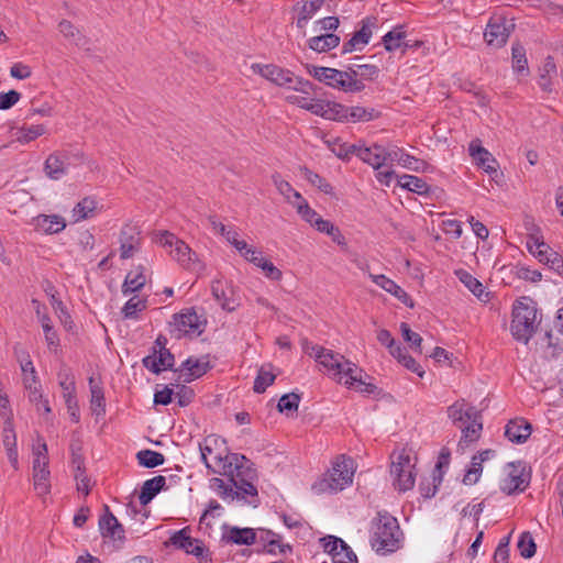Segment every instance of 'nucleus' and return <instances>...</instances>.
Instances as JSON below:
<instances>
[{
  "label": "nucleus",
  "mask_w": 563,
  "mask_h": 563,
  "mask_svg": "<svg viewBox=\"0 0 563 563\" xmlns=\"http://www.w3.org/2000/svg\"><path fill=\"white\" fill-rule=\"evenodd\" d=\"M311 351L314 352L316 361L322 365L328 375L336 382L341 383L344 378V385L364 394H373L376 390L374 384L365 383L361 377L355 375L356 372H362V369H360L355 363L346 360L342 354L319 345H312Z\"/></svg>",
  "instance_id": "f257e3e1"
},
{
  "label": "nucleus",
  "mask_w": 563,
  "mask_h": 563,
  "mask_svg": "<svg viewBox=\"0 0 563 563\" xmlns=\"http://www.w3.org/2000/svg\"><path fill=\"white\" fill-rule=\"evenodd\" d=\"M401 530L395 517L378 512L371 523V545L380 554L393 553L400 547Z\"/></svg>",
  "instance_id": "f03ea898"
},
{
  "label": "nucleus",
  "mask_w": 563,
  "mask_h": 563,
  "mask_svg": "<svg viewBox=\"0 0 563 563\" xmlns=\"http://www.w3.org/2000/svg\"><path fill=\"white\" fill-rule=\"evenodd\" d=\"M539 325L537 303L529 297L515 301L510 330L514 338L528 344Z\"/></svg>",
  "instance_id": "7ed1b4c3"
},
{
  "label": "nucleus",
  "mask_w": 563,
  "mask_h": 563,
  "mask_svg": "<svg viewBox=\"0 0 563 563\" xmlns=\"http://www.w3.org/2000/svg\"><path fill=\"white\" fill-rule=\"evenodd\" d=\"M251 69L279 87L292 89L305 95H309L313 90V86L309 80L295 76L290 70L284 69L277 65L255 63L252 64Z\"/></svg>",
  "instance_id": "20e7f679"
},
{
  "label": "nucleus",
  "mask_w": 563,
  "mask_h": 563,
  "mask_svg": "<svg viewBox=\"0 0 563 563\" xmlns=\"http://www.w3.org/2000/svg\"><path fill=\"white\" fill-rule=\"evenodd\" d=\"M156 242L168 249L169 255L186 269H198L201 266L195 251L187 243L178 239L174 233L161 231L156 234Z\"/></svg>",
  "instance_id": "39448f33"
},
{
  "label": "nucleus",
  "mask_w": 563,
  "mask_h": 563,
  "mask_svg": "<svg viewBox=\"0 0 563 563\" xmlns=\"http://www.w3.org/2000/svg\"><path fill=\"white\" fill-rule=\"evenodd\" d=\"M223 443L224 440L211 434L199 443V450L201 460L208 470L212 473L225 475L231 473L232 462L228 461V455L223 456L222 452L219 451Z\"/></svg>",
  "instance_id": "423d86ee"
},
{
  "label": "nucleus",
  "mask_w": 563,
  "mask_h": 563,
  "mask_svg": "<svg viewBox=\"0 0 563 563\" xmlns=\"http://www.w3.org/2000/svg\"><path fill=\"white\" fill-rule=\"evenodd\" d=\"M206 324V319L198 316L194 309H186L173 316L172 333L176 339L199 336L205 331Z\"/></svg>",
  "instance_id": "0eeeda50"
},
{
  "label": "nucleus",
  "mask_w": 563,
  "mask_h": 563,
  "mask_svg": "<svg viewBox=\"0 0 563 563\" xmlns=\"http://www.w3.org/2000/svg\"><path fill=\"white\" fill-rule=\"evenodd\" d=\"M309 74L320 82L344 92H360L362 88L355 81H350L349 73L346 70L313 66L309 70Z\"/></svg>",
  "instance_id": "6e6552de"
},
{
  "label": "nucleus",
  "mask_w": 563,
  "mask_h": 563,
  "mask_svg": "<svg viewBox=\"0 0 563 563\" xmlns=\"http://www.w3.org/2000/svg\"><path fill=\"white\" fill-rule=\"evenodd\" d=\"M413 465L408 454H398L390 465V475L393 476V485L398 492H407L415 486L416 475L413 474Z\"/></svg>",
  "instance_id": "1a4fd4ad"
},
{
  "label": "nucleus",
  "mask_w": 563,
  "mask_h": 563,
  "mask_svg": "<svg viewBox=\"0 0 563 563\" xmlns=\"http://www.w3.org/2000/svg\"><path fill=\"white\" fill-rule=\"evenodd\" d=\"M230 474V482L235 487V489H233V499H244L246 496L252 498L257 497L258 492L254 484L257 475L254 468L247 467L244 470L242 465H235V472L233 473L231 470Z\"/></svg>",
  "instance_id": "9d476101"
},
{
  "label": "nucleus",
  "mask_w": 563,
  "mask_h": 563,
  "mask_svg": "<svg viewBox=\"0 0 563 563\" xmlns=\"http://www.w3.org/2000/svg\"><path fill=\"white\" fill-rule=\"evenodd\" d=\"M168 543L176 549L184 550L187 554L195 555L197 559L210 560L203 542L189 536V527L174 532Z\"/></svg>",
  "instance_id": "9b49d317"
},
{
  "label": "nucleus",
  "mask_w": 563,
  "mask_h": 563,
  "mask_svg": "<svg viewBox=\"0 0 563 563\" xmlns=\"http://www.w3.org/2000/svg\"><path fill=\"white\" fill-rule=\"evenodd\" d=\"M377 31H383L384 35H406L408 32H411L407 24H397L386 27V23L380 21L377 16H367L362 20L361 29L353 32L352 35H372Z\"/></svg>",
  "instance_id": "f8f14e48"
},
{
  "label": "nucleus",
  "mask_w": 563,
  "mask_h": 563,
  "mask_svg": "<svg viewBox=\"0 0 563 563\" xmlns=\"http://www.w3.org/2000/svg\"><path fill=\"white\" fill-rule=\"evenodd\" d=\"M211 294L223 310L232 312L239 307L233 287L223 279L212 280Z\"/></svg>",
  "instance_id": "ddd939ff"
},
{
  "label": "nucleus",
  "mask_w": 563,
  "mask_h": 563,
  "mask_svg": "<svg viewBox=\"0 0 563 563\" xmlns=\"http://www.w3.org/2000/svg\"><path fill=\"white\" fill-rule=\"evenodd\" d=\"M21 371L23 373V385L27 390L29 400L31 402L42 400L41 384L37 379L36 369L29 354H26V358L21 362Z\"/></svg>",
  "instance_id": "4468645a"
},
{
  "label": "nucleus",
  "mask_w": 563,
  "mask_h": 563,
  "mask_svg": "<svg viewBox=\"0 0 563 563\" xmlns=\"http://www.w3.org/2000/svg\"><path fill=\"white\" fill-rule=\"evenodd\" d=\"M32 305L34 307L36 318L42 325L48 349L56 350L59 346V338L54 329L52 319L48 316L47 307L37 299H32Z\"/></svg>",
  "instance_id": "2eb2a0df"
},
{
  "label": "nucleus",
  "mask_w": 563,
  "mask_h": 563,
  "mask_svg": "<svg viewBox=\"0 0 563 563\" xmlns=\"http://www.w3.org/2000/svg\"><path fill=\"white\" fill-rule=\"evenodd\" d=\"M308 111L327 120L341 121L346 112L345 106L322 99H311Z\"/></svg>",
  "instance_id": "dca6fc26"
},
{
  "label": "nucleus",
  "mask_w": 563,
  "mask_h": 563,
  "mask_svg": "<svg viewBox=\"0 0 563 563\" xmlns=\"http://www.w3.org/2000/svg\"><path fill=\"white\" fill-rule=\"evenodd\" d=\"M99 529L104 538H110L113 541L120 542H123L125 539V531L123 526L110 511L108 505H104V514L99 519Z\"/></svg>",
  "instance_id": "f3484780"
},
{
  "label": "nucleus",
  "mask_w": 563,
  "mask_h": 563,
  "mask_svg": "<svg viewBox=\"0 0 563 563\" xmlns=\"http://www.w3.org/2000/svg\"><path fill=\"white\" fill-rule=\"evenodd\" d=\"M470 155L489 176L496 177L498 175L497 161L492 154L481 145L479 140H474L468 146Z\"/></svg>",
  "instance_id": "a211bd4d"
},
{
  "label": "nucleus",
  "mask_w": 563,
  "mask_h": 563,
  "mask_svg": "<svg viewBox=\"0 0 563 563\" xmlns=\"http://www.w3.org/2000/svg\"><path fill=\"white\" fill-rule=\"evenodd\" d=\"M175 357L170 351L164 346L155 350L153 354L143 358V365L154 374H159L164 369H173Z\"/></svg>",
  "instance_id": "6ab92c4d"
},
{
  "label": "nucleus",
  "mask_w": 563,
  "mask_h": 563,
  "mask_svg": "<svg viewBox=\"0 0 563 563\" xmlns=\"http://www.w3.org/2000/svg\"><path fill=\"white\" fill-rule=\"evenodd\" d=\"M354 475L353 460L342 456L333 465L331 472V479L334 489H343L346 485L352 483Z\"/></svg>",
  "instance_id": "aec40b11"
},
{
  "label": "nucleus",
  "mask_w": 563,
  "mask_h": 563,
  "mask_svg": "<svg viewBox=\"0 0 563 563\" xmlns=\"http://www.w3.org/2000/svg\"><path fill=\"white\" fill-rule=\"evenodd\" d=\"M211 368L208 356L197 358L188 357L181 363L180 367L175 372H179L184 377V382H191L196 378L203 376Z\"/></svg>",
  "instance_id": "412c9836"
},
{
  "label": "nucleus",
  "mask_w": 563,
  "mask_h": 563,
  "mask_svg": "<svg viewBox=\"0 0 563 563\" xmlns=\"http://www.w3.org/2000/svg\"><path fill=\"white\" fill-rule=\"evenodd\" d=\"M479 413L475 407L468 406L464 399L455 401L448 408V416L457 428H462Z\"/></svg>",
  "instance_id": "4be33fe9"
},
{
  "label": "nucleus",
  "mask_w": 563,
  "mask_h": 563,
  "mask_svg": "<svg viewBox=\"0 0 563 563\" xmlns=\"http://www.w3.org/2000/svg\"><path fill=\"white\" fill-rule=\"evenodd\" d=\"M68 156L66 153L55 152L48 155L44 164V172L51 179L58 180L68 172Z\"/></svg>",
  "instance_id": "5701e85b"
},
{
  "label": "nucleus",
  "mask_w": 563,
  "mask_h": 563,
  "mask_svg": "<svg viewBox=\"0 0 563 563\" xmlns=\"http://www.w3.org/2000/svg\"><path fill=\"white\" fill-rule=\"evenodd\" d=\"M516 32L515 19L495 13L490 16L483 35H510Z\"/></svg>",
  "instance_id": "b1692460"
},
{
  "label": "nucleus",
  "mask_w": 563,
  "mask_h": 563,
  "mask_svg": "<svg viewBox=\"0 0 563 563\" xmlns=\"http://www.w3.org/2000/svg\"><path fill=\"white\" fill-rule=\"evenodd\" d=\"M531 424L520 418L510 420L505 427V437L512 443H525L531 435Z\"/></svg>",
  "instance_id": "393cba45"
},
{
  "label": "nucleus",
  "mask_w": 563,
  "mask_h": 563,
  "mask_svg": "<svg viewBox=\"0 0 563 563\" xmlns=\"http://www.w3.org/2000/svg\"><path fill=\"white\" fill-rule=\"evenodd\" d=\"M369 277L377 286L395 296L404 305L410 308L413 307V301L411 297L394 280L389 279L385 275L369 274Z\"/></svg>",
  "instance_id": "a878e982"
},
{
  "label": "nucleus",
  "mask_w": 563,
  "mask_h": 563,
  "mask_svg": "<svg viewBox=\"0 0 563 563\" xmlns=\"http://www.w3.org/2000/svg\"><path fill=\"white\" fill-rule=\"evenodd\" d=\"M510 471L503 479L500 488L504 493L510 495L517 490H523L527 486V479L523 475V468L520 465L510 464Z\"/></svg>",
  "instance_id": "bb28decb"
},
{
  "label": "nucleus",
  "mask_w": 563,
  "mask_h": 563,
  "mask_svg": "<svg viewBox=\"0 0 563 563\" xmlns=\"http://www.w3.org/2000/svg\"><path fill=\"white\" fill-rule=\"evenodd\" d=\"M355 155L364 163L371 165L374 169L384 166L383 146L373 144L372 146L356 145Z\"/></svg>",
  "instance_id": "cd10ccee"
},
{
  "label": "nucleus",
  "mask_w": 563,
  "mask_h": 563,
  "mask_svg": "<svg viewBox=\"0 0 563 563\" xmlns=\"http://www.w3.org/2000/svg\"><path fill=\"white\" fill-rule=\"evenodd\" d=\"M145 272L146 268L143 265H139L126 274L122 285V294L124 296L136 292L144 287L147 280Z\"/></svg>",
  "instance_id": "c85d7f7f"
},
{
  "label": "nucleus",
  "mask_w": 563,
  "mask_h": 563,
  "mask_svg": "<svg viewBox=\"0 0 563 563\" xmlns=\"http://www.w3.org/2000/svg\"><path fill=\"white\" fill-rule=\"evenodd\" d=\"M49 474L45 460L33 463V481L37 495L44 496L51 492Z\"/></svg>",
  "instance_id": "c756f323"
},
{
  "label": "nucleus",
  "mask_w": 563,
  "mask_h": 563,
  "mask_svg": "<svg viewBox=\"0 0 563 563\" xmlns=\"http://www.w3.org/2000/svg\"><path fill=\"white\" fill-rule=\"evenodd\" d=\"M222 540L228 543L251 545L256 542L257 536L253 528L231 527L223 533Z\"/></svg>",
  "instance_id": "7c9ffc66"
},
{
  "label": "nucleus",
  "mask_w": 563,
  "mask_h": 563,
  "mask_svg": "<svg viewBox=\"0 0 563 563\" xmlns=\"http://www.w3.org/2000/svg\"><path fill=\"white\" fill-rule=\"evenodd\" d=\"M460 429L462 430V437L459 442V449L464 450L481 438L483 430L482 415L479 413Z\"/></svg>",
  "instance_id": "2f4dec72"
},
{
  "label": "nucleus",
  "mask_w": 563,
  "mask_h": 563,
  "mask_svg": "<svg viewBox=\"0 0 563 563\" xmlns=\"http://www.w3.org/2000/svg\"><path fill=\"white\" fill-rule=\"evenodd\" d=\"M34 223L37 230L46 234L58 233L66 227L65 219L57 214H40L34 218Z\"/></svg>",
  "instance_id": "473e14b6"
},
{
  "label": "nucleus",
  "mask_w": 563,
  "mask_h": 563,
  "mask_svg": "<svg viewBox=\"0 0 563 563\" xmlns=\"http://www.w3.org/2000/svg\"><path fill=\"white\" fill-rule=\"evenodd\" d=\"M350 81L360 85L361 91L365 89L364 80H374L377 78L379 69L376 65H355L346 70Z\"/></svg>",
  "instance_id": "72a5a7b5"
},
{
  "label": "nucleus",
  "mask_w": 563,
  "mask_h": 563,
  "mask_svg": "<svg viewBox=\"0 0 563 563\" xmlns=\"http://www.w3.org/2000/svg\"><path fill=\"white\" fill-rule=\"evenodd\" d=\"M166 478L163 475H157L143 483L141 493L139 495L140 504L145 506L165 487Z\"/></svg>",
  "instance_id": "f704fd0d"
},
{
  "label": "nucleus",
  "mask_w": 563,
  "mask_h": 563,
  "mask_svg": "<svg viewBox=\"0 0 563 563\" xmlns=\"http://www.w3.org/2000/svg\"><path fill=\"white\" fill-rule=\"evenodd\" d=\"M323 0H301L296 4L298 12L297 26L303 27L308 21L321 9Z\"/></svg>",
  "instance_id": "c9c22d12"
},
{
  "label": "nucleus",
  "mask_w": 563,
  "mask_h": 563,
  "mask_svg": "<svg viewBox=\"0 0 563 563\" xmlns=\"http://www.w3.org/2000/svg\"><path fill=\"white\" fill-rule=\"evenodd\" d=\"M398 186L420 196H429L432 188L420 177L413 175H401L397 180Z\"/></svg>",
  "instance_id": "e433bc0d"
},
{
  "label": "nucleus",
  "mask_w": 563,
  "mask_h": 563,
  "mask_svg": "<svg viewBox=\"0 0 563 563\" xmlns=\"http://www.w3.org/2000/svg\"><path fill=\"white\" fill-rule=\"evenodd\" d=\"M89 388H90V406L91 411L97 417L103 416L106 413V398L102 386L95 380L93 377L89 378Z\"/></svg>",
  "instance_id": "4c0bfd02"
},
{
  "label": "nucleus",
  "mask_w": 563,
  "mask_h": 563,
  "mask_svg": "<svg viewBox=\"0 0 563 563\" xmlns=\"http://www.w3.org/2000/svg\"><path fill=\"white\" fill-rule=\"evenodd\" d=\"M455 275L479 300L486 301L488 292L484 290L483 284L465 269H459Z\"/></svg>",
  "instance_id": "58836bf2"
},
{
  "label": "nucleus",
  "mask_w": 563,
  "mask_h": 563,
  "mask_svg": "<svg viewBox=\"0 0 563 563\" xmlns=\"http://www.w3.org/2000/svg\"><path fill=\"white\" fill-rule=\"evenodd\" d=\"M98 201L93 197L82 198L73 209L74 222L92 218L96 213Z\"/></svg>",
  "instance_id": "ea45409f"
},
{
  "label": "nucleus",
  "mask_w": 563,
  "mask_h": 563,
  "mask_svg": "<svg viewBox=\"0 0 563 563\" xmlns=\"http://www.w3.org/2000/svg\"><path fill=\"white\" fill-rule=\"evenodd\" d=\"M397 361L404 365L407 369L412 373L418 374L420 377L423 376L424 371L421 366L416 362V360L407 352L406 347H402L400 344L394 346V349L389 352Z\"/></svg>",
  "instance_id": "a19ab883"
},
{
  "label": "nucleus",
  "mask_w": 563,
  "mask_h": 563,
  "mask_svg": "<svg viewBox=\"0 0 563 563\" xmlns=\"http://www.w3.org/2000/svg\"><path fill=\"white\" fill-rule=\"evenodd\" d=\"M272 181L288 203L292 205V202H297L302 198L301 194L295 190L287 180L283 179L279 173L272 175Z\"/></svg>",
  "instance_id": "79ce46f5"
},
{
  "label": "nucleus",
  "mask_w": 563,
  "mask_h": 563,
  "mask_svg": "<svg viewBox=\"0 0 563 563\" xmlns=\"http://www.w3.org/2000/svg\"><path fill=\"white\" fill-rule=\"evenodd\" d=\"M346 112L343 113L341 121H352V122H366L371 121L378 115V112L374 108H364V107H345Z\"/></svg>",
  "instance_id": "37998d69"
},
{
  "label": "nucleus",
  "mask_w": 563,
  "mask_h": 563,
  "mask_svg": "<svg viewBox=\"0 0 563 563\" xmlns=\"http://www.w3.org/2000/svg\"><path fill=\"white\" fill-rule=\"evenodd\" d=\"M511 59H512V68L519 75H528V60L526 57L525 47L517 41L512 44L511 47Z\"/></svg>",
  "instance_id": "c03bdc74"
},
{
  "label": "nucleus",
  "mask_w": 563,
  "mask_h": 563,
  "mask_svg": "<svg viewBox=\"0 0 563 563\" xmlns=\"http://www.w3.org/2000/svg\"><path fill=\"white\" fill-rule=\"evenodd\" d=\"M282 537L271 530H262L260 538L256 540L260 543L268 545H278L279 554H287L292 552V547L288 543H282Z\"/></svg>",
  "instance_id": "a18cd8bd"
},
{
  "label": "nucleus",
  "mask_w": 563,
  "mask_h": 563,
  "mask_svg": "<svg viewBox=\"0 0 563 563\" xmlns=\"http://www.w3.org/2000/svg\"><path fill=\"white\" fill-rule=\"evenodd\" d=\"M136 459L140 465L147 468H154L165 462V456L162 453L148 449L139 451Z\"/></svg>",
  "instance_id": "49530a36"
},
{
  "label": "nucleus",
  "mask_w": 563,
  "mask_h": 563,
  "mask_svg": "<svg viewBox=\"0 0 563 563\" xmlns=\"http://www.w3.org/2000/svg\"><path fill=\"white\" fill-rule=\"evenodd\" d=\"M147 308V299L134 296L130 298L122 308V314L125 319H137L139 312Z\"/></svg>",
  "instance_id": "de8ad7c7"
},
{
  "label": "nucleus",
  "mask_w": 563,
  "mask_h": 563,
  "mask_svg": "<svg viewBox=\"0 0 563 563\" xmlns=\"http://www.w3.org/2000/svg\"><path fill=\"white\" fill-rule=\"evenodd\" d=\"M340 44V37H310L309 48L318 53L328 52Z\"/></svg>",
  "instance_id": "09e8293b"
},
{
  "label": "nucleus",
  "mask_w": 563,
  "mask_h": 563,
  "mask_svg": "<svg viewBox=\"0 0 563 563\" xmlns=\"http://www.w3.org/2000/svg\"><path fill=\"white\" fill-rule=\"evenodd\" d=\"M275 380V375L271 369H267L265 366H262L257 373V376L254 380L253 389L257 394H262L266 390L268 386H271Z\"/></svg>",
  "instance_id": "8fccbe9b"
},
{
  "label": "nucleus",
  "mask_w": 563,
  "mask_h": 563,
  "mask_svg": "<svg viewBox=\"0 0 563 563\" xmlns=\"http://www.w3.org/2000/svg\"><path fill=\"white\" fill-rule=\"evenodd\" d=\"M339 24L338 16H325L314 22L313 31L318 35H333L332 33L339 27Z\"/></svg>",
  "instance_id": "3c124183"
},
{
  "label": "nucleus",
  "mask_w": 563,
  "mask_h": 563,
  "mask_svg": "<svg viewBox=\"0 0 563 563\" xmlns=\"http://www.w3.org/2000/svg\"><path fill=\"white\" fill-rule=\"evenodd\" d=\"M299 402L300 396L296 393H289L280 397L277 408L280 412L290 415L298 410Z\"/></svg>",
  "instance_id": "603ef678"
},
{
  "label": "nucleus",
  "mask_w": 563,
  "mask_h": 563,
  "mask_svg": "<svg viewBox=\"0 0 563 563\" xmlns=\"http://www.w3.org/2000/svg\"><path fill=\"white\" fill-rule=\"evenodd\" d=\"M305 178L314 187L320 189L324 194H331L332 192V186L319 174L310 170L307 167H303L301 169Z\"/></svg>",
  "instance_id": "864d4df0"
},
{
  "label": "nucleus",
  "mask_w": 563,
  "mask_h": 563,
  "mask_svg": "<svg viewBox=\"0 0 563 563\" xmlns=\"http://www.w3.org/2000/svg\"><path fill=\"white\" fill-rule=\"evenodd\" d=\"M334 563H357V556L352 549L342 540L340 548L335 553H332Z\"/></svg>",
  "instance_id": "5fc2aeb1"
},
{
  "label": "nucleus",
  "mask_w": 563,
  "mask_h": 563,
  "mask_svg": "<svg viewBox=\"0 0 563 563\" xmlns=\"http://www.w3.org/2000/svg\"><path fill=\"white\" fill-rule=\"evenodd\" d=\"M51 305L53 309L58 313V318L60 322L64 324V327L67 330H70L73 327V320L70 314L67 311L66 306L63 303V301L57 298L55 295L51 296Z\"/></svg>",
  "instance_id": "6e6d98bb"
},
{
  "label": "nucleus",
  "mask_w": 563,
  "mask_h": 563,
  "mask_svg": "<svg viewBox=\"0 0 563 563\" xmlns=\"http://www.w3.org/2000/svg\"><path fill=\"white\" fill-rule=\"evenodd\" d=\"M536 543L529 532H523L518 541V550L525 559H530L536 553Z\"/></svg>",
  "instance_id": "4d7b16f0"
},
{
  "label": "nucleus",
  "mask_w": 563,
  "mask_h": 563,
  "mask_svg": "<svg viewBox=\"0 0 563 563\" xmlns=\"http://www.w3.org/2000/svg\"><path fill=\"white\" fill-rule=\"evenodd\" d=\"M292 206L296 208L297 212L301 216V218L309 222L311 225L314 224V221L320 217L307 202V200L302 197L299 201L292 202Z\"/></svg>",
  "instance_id": "13d9d810"
},
{
  "label": "nucleus",
  "mask_w": 563,
  "mask_h": 563,
  "mask_svg": "<svg viewBox=\"0 0 563 563\" xmlns=\"http://www.w3.org/2000/svg\"><path fill=\"white\" fill-rule=\"evenodd\" d=\"M400 331H401L404 340L406 342H408L411 345V347H413L416 351L421 352V342H422L421 335L417 332H413L410 329L409 324L406 322H402L400 324Z\"/></svg>",
  "instance_id": "bf43d9fd"
},
{
  "label": "nucleus",
  "mask_w": 563,
  "mask_h": 563,
  "mask_svg": "<svg viewBox=\"0 0 563 563\" xmlns=\"http://www.w3.org/2000/svg\"><path fill=\"white\" fill-rule=\"evenodd\" d=\"M2 444L5 451H12L16 449V434L14 431L13 422L3 423L2 429Z\"/></svg>",
  "instance_id": "052dcab7"
},
{
  "label": "nucleus",
  "mask_w": 563,
  "mask_h": 563,
  "mask_svg": "<svg viewBox=\"0 0 563 563\" xmlns=\"http://www.w3.org/2000/svg\"><path fill=\"white\" fill-rule=\"evenodd\" d=\"M174 396L180 407H186L192 402L195 398V391L191 387L180 385L177 386V390L174 391Z\"/></svg>",
  "instance_id": "680f3d73"
},
{
  "label": "nucleus",
  "mask_w": 563,
  "mask_h": 563,
  "mask_svg": "<svg viewBox=\"0 0 563 563\" xmlns=\"http://www.w3.org/2000/svg\"><path fill=\"white\" fill-rule=\"evenodd\" d=\"M509 539L510 537L503 538L494 553V563H508L509 559Z\"/></svg>",
  "instance_id": "e2e57ef3"
},
{
  "label": "nucleus",
  "mask_w": 563,
  "mask_h": 563,
  "mask_svg": "<svg viewBox=\"0 0 563 563\" xmlns=\"http://www.w3.org/2000/svg\"><path fill=\"white\" fill-rule=\"evenodd\" d=\"M256 266L260 267L264 275L272 280H279L283 276L282 271L277 268L271 261L264 257Z\"/></svg>",
  "instance_id": "0e129e2a"
},
{
  "label": "nucleus",
  "mask_w": 563,
  "mask_h": 563,
  "mask_svg": "<svg viewBox=\"0 0 563 563\" xmlns=\"http://www.w3.org/2000/svg\"><path fill=\"white\" fill-rule=\"evenodd\" d=\"M210 488L216 490L222 498L231 497L233 499L232 486L225 484L224 481L219 477H213L210 479Z\"/></svg>",
  "instance_id": "69168bd1"
},
{
  "label": "nucleus",
  "mask_w": 563,
  "mask_h": 563,
  "mask_svg": "<svg viewBox=\"0 0 563 563\" xmlns=\"http://www.w3.org/2000/svg\"><path fill=\"white\" fill-rule=\"evenodd\" d=\"M356 144L335 142L331 146V151L342 159H349L351 155H355Z\"/></svg>",
  "instance_id": "338daca9"
},
{
  "label": "nucleus",
  "mask_w": 563,
  "mask_h": 563,
  "mask_svg": "<svg viewBox=\"0 0 563 563\" xmlns=\"http://www.w3.org/2000/svg\"><path fill=\"white\" fill-rule=\"evenodd\" d=\"M402 167L410 170L420 172L423 170L426 162L404 152L401 161L399 163Z\"/></svg>",
  "instance_id": "774afa93"
}]
</instances>
